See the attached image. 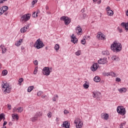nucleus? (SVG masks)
Listing matches in <instances>:
<instances>
[{
  "instance_id": "6ab92c4d",
  "label": "nucleus",
  "mask_w": 128,
  "mask_h": 128,
  "mask_svg": "<svg viewBox=\"0 0 128 128\" xmlns=\"http://www.w3.org/2000/svg\"><path fill=\"white\" fill-rule=\"evenodd\" d=\"M121 26H124V28H125L126 30H128V22H127V23L122 22L121 24Z\"/></svg>"
},
{
  "instance_id": "f704fd0d",
  "label": "nucleus",
  "mask_w": 128,
  "mask_h": 128,
  "mask_svg": "<svg viewBox=\"0 0 128 128\" xmlns=\"http://www.w3.org/2000/svg\"><path fill=\"white\" fill-rule=\"evenodd\" d=\"M38 14V12H35L32 14V16H33V18H37Z\"/></svg>"
},
{
  "instance_id": "ea45409f",
  "label": "nucleus",
  "mask_w": 128,
  "mask_h": 128,
  "mask_svg": "<svg viewBox=\"0 0 128 128\" xmlns=\"http://www.w3.org/2000/svg\"><path fill=\"white\" fill-rule=\"evenodd\" d=\"M80 54H82V52H80V51L78 50L76 52L75 54L76 56H80Z\"/></svg>"
},
{
  "instance_id": "5fc2aeb1",
  "label": "nucleus",
  "mask_w": 128,
  "mask_h": 128,
  "mask_svg": "<svg viewBox=\"0 0 128 128\" xmlns=\"http://www.w3.org/2000/svg\"><path fill=\"white\" fill-rule=\"evenodd\" d=\"M6 124H8V122L4 121L3 124V127L4 126H6Z\"/></svg>"
},
{
  "instance_id": "20e7f679",
  "label": "nucleus",
  "mask_w": 128,
  "mask_h": 128,
  "mask_svg": "<svg viewBox=\"0 0 128 128\" xmlns=\"http://www.w3.org/2000/svg\"><path fill=\"white\" fill-rule=\"evenodd\" d=\"M42 116V112H36L34 116L30 118L31 122H36V120H38V118Z\"/></svg>"
},
{
  "instance_id": "774afa93",
  "label": "nucleus",
  "mask_w": 128,
  "mask_h": 128,
  "mask_svg": "<svg viewBox=\"0 0 128 128\" xmlns=\"http://www.w3.org/2000/svg\"><path fill=\"white\" fill-rule=\"evenodd\" d=\"M33 2L36 3V2H38V0H33Z\"/></svg>"
},
{
  "instance_id": "0eeeda50",
  "label": "nucleus",
  "mask_w": 128,
  "mask_h": 128,
  "mask_svg": "<svg viewBox=\"0 0 128 128\" xmlns=\"http://www.w3.org/2000/svg\"><path fill=\"white\" fill-rule=\"evenodd\" d=\"M30 16L31 15L30 14L23 15L20 19L21 22H26L30 20Z\"/></svg>"
},
{
  "instance_id": "423d86ee",
  "label": "nucleus",
  "mask_w": 128,
  "mask_h": 128,
  "mask_svg": "<svg viewBox=\"0 0 128 128\" xmlns=\"http://www.w3.org/2000/svg\"><path fill=\"white\" fill-rule=\"evenodd\" d=\"M60 20H63L64 22V24H66V26H68V24H70V22H72V20L70 18L66 16H62L60 18Z\"/></svg>"
},
{
  "instance_id": "052dcab7",
  "label": "nucleus",
  "mask_w": 128,
  "mask_h": 128,
  "mask_svg": "<svg viewBox=\"0 0 128 128\" xmlns=\"http://www.w3.org/2000/svg\"><path fill=\"white\" fill-rule=\"evenodd\" d=\"M46 10H48V6H46Z\"/></svg>"
},
{
  "instance_id": "69168bd1",
  "label": "nucleus",
  "mask_w": 128,
  "mask_h": 128,
  "mask_svg": "<svg viewBox=\"0 0 128 128\" xmlns=\"http://www.w3.org/2000/svg\"><path fill=\"white\" fill-rule=\"evenodd\" d=\"M126 15L128 16V10L126 12Z\"/></svg>"
},
{
  "instance_id": "72a5a7b5",
  "label": "nucleus",
  "mask_w": 128,
  "mask_h": 128,
  "mask_svg": "<svg viewBox=\"0 0 128 128\" xmlns=\"http://www.w3.org/2000/svg\"><path fill=\"white\" fill-rule=\"evenodd\" d=\"M81 44H86V36L83 37V40H81Z\"/></svg>"
},
{
  "instance_id": "aec40b11",
  "label": "nucleus",
  "mask_w": 128,
  "mask_h": 128,
  "mask_svg": "<svg viewBox=\"0 0 128 128\" xmlns=\"http://www.w3.org/2000/svg\"><path fill=\"white\" fill-rule=\"evenodd\" d=\"M1 9L2 10V11L3 12V13L4 14L8 10V6H3L1 7Z\"/></svg>"
},
{
  "instance_id": "603ef678",
  "label": "nucleus",
  "mask_w": 128,
  "mask_h": 128,
  "mask_svg": "<svg viewBox=\"0 0 128 128\" xmlns=\"http://www.w3.org/2000/svg\"><path fill=\"white\" fill-rule=\"evenodd\" d=\"M8 108L10 110H12V106L11 105H10V104H8Z\"/></svg>"
},
{
  "instance_id": "864d4df0",
  "label": "nucleus",
  "mask_w": 128,
  "mask_h": 128,
  "mask_svg": "<svg viewBox=\"0 0 128 128\" xmlns=\"http://www.w3.org/2000/svg\"><path fill=\"white\" fill-rule=\"evenodd\" d=\"M64 112L65 114H68V110H64Z\"/></svg>"
},
{
  "instance_id": "7ed1b4c3",
  "label": "nucleus",
  "mask_w": 128,
  "mask_h": 128,
  "mask_svg": "<svg viewBox=\"0 0 128 128\" xmlns=\"http://www.w3.org/2000/svg\"><path fill=\"white\" fill-rule=\"evenodd\" d=\"M34 46L37 48V50H40V48H42L44 46V44L40 38H38L34 44Z\"/></svg>"
},
{
  "instance_id": "37998d69",
  "label": "nucleus",
  "mask_w": 128,
  "mask_h": 128,
  "mask_svg": "<svg viewBox=\"0 0 128 128\" xmlns=\"http://www.w3.org/2000/svg\"><path fill=\"white\" fill-rule=\"evenodd\" d=\"M121 80H122L120 78H116V82H120Z\"/></svg>"
},
{
  "instance_id": "bb28decb",
  "label": "nucleus",
  "mask_w": 128,
  "mask_h": 128,
  "mask_svg": "<svg viewBox=\"0 0 128 128\" xmlns=\"http://www.w3.org/2000/svg\"><path fill=\"white\" fill-rule=\"evenodd\" d=\"M112 60H116V62L120 60V58H118V57H117L116 56H112Z\"/></svg>"
},
{
  "instance_id": "13d9d810",
  "label": "nucleus",
  "mask_w": 128,
  "mask_h": 128,
  "mask_svg": "<svg viewBox=\"0 0 128 128\" xmlns=\"http://www.w3.org/2000/svg\"><path fill=\"white\" fill-rule=\"evenodd\" d=\"M36 4V2H34V1H32V6H34V4Z\"/></svg>"
},
{
  "instance_id": "473e14b6",
  "label": "nucleus",
  "mask_w": 128,
  "mask_h": 128,
  "mask_svg": "<svg viewBox=\"0 0 128 128\" xmlns=\"http://www.w3.org/2000/svg\"><path fill=\"white\" fill-rule=\"evenodd\" d=\"M34 86H30L28 88V92H30L32 90H34Z\"/></svg>"
},
{
  "instance_id": "a18cd8bd",
  "label": "nucleus",
  "mask_w": 128,
  "mask_h": 128,
  "mask_svg": "<svg viewBox=\"0 0 128 128\" xmlns=\"http://www.w3.org/2000/svg\"><path fill=\"white\" fill-rule=\"evenodd\" d=\"M93 2H98L97 4H100L102 2V0H93Z\"/></svg>"
},
{
  "instance_id": "c85d7f7f",
  "label": "nucleus",
  "mask_w": 128,
  "mask_h": 128,
  "mask_svg": "<svg viewBox=\"0 0 128 128\" xmlns=\"http://www.w3.org/2000/svg\"><path fill=\"white\" fill-rule=\"evenodd\" d=\"M72 42H73V44H76V42H78V38H72Z\"/></svg>"
},
{
  "instance_id": "412c9836",
  "label": "nucleus",
  "mask_w": 128,
  "mask_h": 128,
  "mask_svg": "<svg viewBox=\"0 0 128 128\" xmlns=\"http://www.w3.org/2000/svg\"><path fill=\"white\" fill-rule=\"evenodd\" d=\"M94 80L96 82H100V78L98 76H96L94 78Z\"/></svg>"
},
{
  "instance_id": "ddd939ff",
  "label": "nucleus",
  "mask_w": 128,
  "mask_h": 128,
  "mask_svg": "<svg viewBox=\"0 0 128 128\" xmlns=\"http://www.w3.org/2000/svg\"><path fill=\"white\" fill-rule=\"evenodd\" d=\"M12 122H14L15 120H18V114H12Z\"/></svg>"
},
{
  "instance_id": "4be33fe9",
  "label": "nucleus",
  "mask_w": 128,
  "mask_h": 128,
  "mask_svg": "<svg viewBox=\"0 0 128 128\" xmlns=\"http://www.w3.org/2000/svg\"><path fill=\"white\" fill-rule=\"evenodd\" d=\"M22 39H20L18 41H17L15 44V46H20L22 44Z\"/></svg>"
},
{
  "instance_id": "f3484780",
  "label": "nucleus",
  "mask_w": 128,
  "mask_h": 128,
  "mask_svg": "<svg viewBox=\"0 0 128 128\" xmlns=\"http://www.w3.org/2000/svg\"><path fill=\"white\" fill-rule=\"evenodd\" d=\"M102 96V94L100 92H96L93 94V98H100Z\"/></svg>"
},
{
  "instance_id": "a878e982",
  "label": "nucleus",
  "mask_w": 128,
  "mask_h": 128,
  "mask_svg": "<svg viewBox=\"0 0 128 128\" xmlns=\"http://www.w3.org/2000/svg\"><path fill=\"white\" fill-rule=\"evenodd\" d=\"M84 88H89L90 85H88V82L86 81L85 82V83L83 84Z\"/></svg>"
},
{
  "instance_id": "c756f323",
  "label": "nucleus",
  "mask_w": 128,
  "mask_h": 128,
  "mask_svg": "<svg viewBox=\"0 0 128 128\" xmlns=\"http://www.w3.org/2000/svg\"><path fill=\"white\" fill-rule=\"evenodd\" d=\"M18 112H22V110H24V108L22 107H18L17 108Z\"/></svg>"
},
{
  "instance_id": "0e129e2a",
  "label": "nucleus",
  "mask_w": 128,
  "mask_h": 128,
  "mask_svg": "<svg viewBox=\"0 0 128 128\" xmlns=\"http://www.w3.org/2000/svg\"><path fill=\"white\" fill-rule=\"evenodd\" d=\"M81 12H84V8L82 9V10H81Z\"/></svg>"
},
{
  "instance_id": "3c124183",
  "label": "nucleus",
  "mask_w": 128,
  "mask_h": 128,
  "mask_svg": "<svg viewBox=\"0 0 128 128\" xmlns=\"http://www.w3.org/2000/svg\"><path fill=\"white\" fill-rule=\"evenodd\" d=\"M106 12H108V10H110V6H108L106 8Z\"/></svg>"
},
{
  "instance_id": "79ce46f5",
  "label": "nucleus",
  "mask_w": 128,
  "mask_h": 128,
  "mask_svg": "<svg viewBox=\"0 0 128 128\" xmlns=\"http://www.w3.org/2000/svg\"><path fill=\"white\" fill-rule=\"evenodd\" d=\"M26 32V30L24 28V27L20 29V32Z\"/></svg>"
},
{
  "instance_id": "b1692460",
  "label": "nucleus",
  "mask_w": 128,
  "mask_h": 128,
  "mask_svg": "<svg viewBox=\"0 0 128 128\" xmlns=\"http://www.w3.org/2000/svg\"><path fill=\"white\" fill-rule=\"evenodd\" d=\"M107 14L109 16H114V12L112 10L107 12Z\"/></svg>"
},
{
  "instance_id": "2eb2a0df",
  "label": "nucleus",
  "mask_w": 128,
  "mask_h": 128,
  "mask_svg": "<svg viewBox=\"0 0 128 128\" xmlns=\"http://www.w3.org/2000/svg\"><path fill=\"white\" fill-rule=\"evenodd\" d=\"M61 126L62 128H70V124H68V121L64 122Z\"/></svg>"
},
{
  "instance_id": "4c0bfd02",
  "label": "nucleus",
  "mask_w": 128,
  "mask_h": 128,
  "mask_svg": "<svg viewBox=\"0 0 128 128\" xmlns=\"http://www.w3.org/2000/svg\"><path fill=\"white\" fill-rule=\"evenodd\" d=\"M24 82V78H20L19 79L18 82H19L20 86L22 85V82Z\"/></svg>"
},
{
  "instance_id": "cd10ccee",
  "label": "nucleus",
  "mask_w": 128,
  "mask_h": 128,
  "mask_svg": "<svg viewBox=\"0 0 128 128\" xmlns=\"http://www.w3.org/2000/svg\"><path fill=\"white\" fill-rule=\"evenodd\" d=\"M102 54L103 56H108V54H110V52L108 50H104L102 52Z\"/></svg>"
},
{
  "instance_id": "6e6552de",
  "label": "nucleus",
  "mask_w": 128,
  "mask_h": 128,
  "mask_svg": "<svg viewBox=\"0 0 128 128\" xmlns=\"http://www.w3.org/2000/svg\"><path fill=\"white\" fill-rule=\"evenodd\" d=\"M42 73L44 76H48L50 74V67H44L42 70Z\"/></svg>"
},
{
  "instance_id": "8fccbe9b",
  "label": "nucleus",
  "mask_w": 128,
  "mask_h": 128,
  "mask_svg": "<svg viewBox=\"0 0 128 128\" xmlns=\"http://www.w3.org/2000/svg\"><path fill=\"white\" fill-rule=\"evenodd\" d=\"M8 0H0V4H2L4 2H8Z\"/></svg>"
},
{
  "instance_id": "e433bc0d",
  "label": "nucleus",
  "mask_w": 128,
  "mask_h": 128,
  "mask_svg": "<svg viewBox=\"0 0 128 128\" xmlns=\"http://www.w3.org/2000/svg\"><path fill=\"white\" fill-rule=\"evenodd\" d=\"M38 67H36L35 68H34V74H36V73L38 72Z\"/></svg>"
},
{
  "instance_id": "f03ea898",
  "label": "nucleus",
  "mask_w": 128,
  "mask_h": 128,
  "mask_svg": "<svg viewBox=\"0 0 128 128\" xmlns=\"http://www.w3.org/2000/svg\"><path fill=\"white\" fill-rule=\"evenodd\" d=\"M2 90L4 94H10L12 90L10 85L8 83L2 82Z\"/></svg>"
},
{
  "instance_id": "a19ab883",
  "label": "nucleus",
  "mask_w": 128,
  "mask_h": 128,
  "mask_svg": "<svg viewBox=\"0 0 128 128\" xmlns=\"http://www.w3.org/2000/svg\"><path fill=\"white\" fill-rule=\"evenodd\" d=\"M24 28L26 30V32H28V28H30V25L25 26Z\"/></svg>"
},
{
  "instance_id": "6e6d98bb",
  "label": "nucleus",
  "mask_w": 128,
  "mask_h": 128,
  "mask_svg": "<svg viewBox=\"0 0 128 128\" xmlns=\"http://www.w3.org/2000/svg\"><path fill=\"white\" fill-rule=\"evenodd\" d=\"M118 32H120V33L122 32V28H119Z\"/></svg>"
},
{
  "instance_id": "49530a36",
  "label": "nucleus",
  "mask_w": 128,
  "mask_h": 128,
  "mask_svg": "<svg viewBox=\"0 0 128 128\" xmlns=\"http://www.w3.org/2000/svg\"><path fill=\"white\" fill-rule=\"evenodd\" d=\"M47 116H48V118H52V112H48Z\"/></svg>"
},
{
  "instance_id": "5701e85b",
  "label": "nucleus",
  "mask_w": 128,
  "mask_h": 128,
  "mask_svg": "<svg viewBox=\"0 0 128 128\" xmlns=\"http://www.w3.org/2000/svg\"><path fill=\"white\" fill-rule=\"evenodd\" d=\"M0 48L2 50V54H4V52H6V48H4V46L1 45Z\"/></svg>"
},
{
  "instance_id": "4468645a",
  "label": "nucleus",
  "mask_w": 128,
  "mask_h": 128,
  "mask_svg": "<svg viewBox=\"0 0 128 128\" xmlns=\"http://www.w3.org/2000/svg\"><path fill=\"white\" fill-rule=\"evenodd\" d=\"M104 76H116V73L114 72H105L104 74Z\"/></svg>"
},
{
  "instance_id": "a211bd4d",
  "label": "nucleus",
  "mask_w": 128,
  "mask_h": 128,
  "mask_svg": "<svg viewBox=\"0 0 128 128\" xmlns=\"http://www.w3.org/2000/svg\"><path fill=\"white\" fill-rule=\"evenodd\" d=\"M118 90L119 92H120V94H122L124 92H126V88H120L118 89Z\"/></svg>"
},
{
  "instance_id": "338daca9",
  "label": "nucleus",
  "mask_w": 128,
  "mask_h": 128,
  "mask_svg": "<svg viewBox=\"0 0 128 128\" xmlns=\"http://www.w3.org/2000/svg\"><path fill=\"white\" fill-rule=\"evenodd\" d=\"M72 38H76V36H74V34H73L72 35Z\"/></svg>"
},
{
  "instance_id": "bf43d9fd",
  "label": "nucleus",
  "mask_w": 128,
  "mask_h": 128,
  "mask_svg": "<svg viewBox=\"0 0 128 128\" xmlns=\"http://www.w3.org/2000/svg\"><path fill=\"white\" fill-rule=\"evenodd\" d=\"M52 100H53V102H56V99L55 97L52 98Z\"/></svg>"
},
{
  "instance_id": "09e8293b",
  "label": "nucleus",
  "mask_w": 128,
  "mask_h": 128,
  "mask_svg": "<svg viewBox=\"0 0 128 128\" xmlns=\"http://www.w3.org/2000/svg\"><path fill=\"white\" fill-rule=\"evenodd\" d=\"M16 110H18V108H16V107H14L13 108L12 112H16Z\"/></svg>"
},
{
  "instance_id": "f257e3e1",
  "label": "nucleus",
  "mask_w": 128,
  "mask_h": 128,
  "mask_svg": "<svg viewBox=\"0 0 128 128\" xmlns=\"http://www.w3.org/2000/svg\"><path fill=\"white\" fill-rule=\"evenodd\" d=\"M110 48L112 52H120L122 50V46L120 43L114 41L112 44Z\"/></svg>"
},
{
  "instance_id": "7c9ffc66",
  "label": "nucleus",
  "mask_w": 128,
  "mask_h": 128,
  "mask_svg": "<svg viewBox=\"0 0 128 128\" xmlns=\"http://www.w3.org/2000/svg\"><path fill=\"white\" fill-rule=\"evenodd\" d=\"M54 50L58 52L60 50V45L58 44H56L54 47Z\"/></svg>"
},
{
  "instance_id": "f8f14e48",
  "label": "nucleus",
  "mask_w": 128,
  "mask_h": 128,
  "mask_svg": "<svg viewBox=\"0 0 128 128\" xmlns=\"http://www.w3.org/2000/svg\"><path fill=\"white\" fill-rule=\"evenodd\" d=\"M98 68V63H94L91 66V70L92 72H96Z\"/></svg>"
},
{
  "instance_id": "9b49d317",
  "label": "nucleus",
  "mask_w": 128,
  "mask_h": 128,
  "mask_svg": "<svg viewBox=\"0 0 128 128\" xmlns=\"http://www.w3.org/2000/svg\"><path fill=\"white\" fill-rule=\"evenodd\" d=\"M98 64H108V60H106V58H100L98 60Z\"/></svg>"
},
{
  "instance_id": "4d7b16f0",
  "label": "nucleus",
  "mask_w": 128,
  "mask_h": 128,
  "mask_svg": "<svg viewBox=\"0 0 128 128\" xmlns=\"http://www.w3.org/2000/svg\"><path fill=\"white\" fill-rule=\"evenodd\" d=\"M124 124H126V123H124V122L121 123L120 124V126H124Z\"/></svg>"
},
{
  "instance_id": "393cba45",
  "label": "nucleus",
  "mask_w": 128,
  "mask_h": 128,
  "mask_svg": "<svg viewBox=\"0 0 128 128\" xmlns=\"http://www.w3.org/2000/svg\"><path fill=\"white\" fill-rule=\"evenodd\" d=\"M6 115H4V114L2 113L0 114V120H6Z\"/></svg>"
},
{
  "instance_id": "c9c22d12",
  "label": "nucleus",
  "mask_w": 128,
  "mask_h": 128,
  "mask_svg": "<svg viewBox=\"0 0 128 128\" xmlns=\"http://www.w3.org/2000/svg\"><path fill=\"white\" fill-rule=\"evenodd\" d=\"M2 76H6L8 74V70H4L2 72Z\"/></svg>"
},
{
  "instance_id": "de8ad7c7",
  "label": "nucleus",
  "mask_w": 128,
  "mask_h": 128,
  "mask_svg": "<svg viewBox=\"0 0 128 128\" xmlns=\"http://www.w3.org/2000/svg\"><path fill=\"white\" fill-rule=\"evenodd\" d=\"M4 14V12L2 9V8H0V16H2V14Z\"/></svg>"
},
{
  "instance_id": "1a4fd4ad",
  "label": "nucleus",
  "mask_w": 128,
  "mask_h": 128,
  "mask_svg": "<svg viewBox=\"0 0 128 128\" xmlns=\"http://www.w3.org/2000/svg\"><path fill=\"white\" fill-rule=\"evenodd\" d=\"M74 124L76 126V128H82V120H80V119L78 118H76L74 120Z\"/></svg>"
},
{
  "instance_id": "9d476101",
  "label": "nucleus",
  "mask_w": 128,
  "mask_h": 128,
  "mask_svg": "<svg viewBox=\"0 0 128 128\" xmlns=\"http://www.w3.org/2000/svg\"><path fill=\"white\" fill-rule=\"evenodd\" d=\"M96 38L100 40H106V36L102 32H98Z\"/></svg>"
},
{
  "instance_id": "2f4dec72",
  "label": "nucleus",
  "mask_w": 128,
  "mask_h": 128,
  "mask_svg": "<svg viewBox=\"0 0 128 128\" xmlns=\"http://www.w3.org/2000/svg\"><path fill=\"white\" fill-rule=\"evenodd\" d=\"M76 30H78V33L82 32V27L80 26H78L76 28Z\"/></svg>"
},
{
  "instance_id": "e2e57ef3",
  "label": "nucleus",
  "mask_w": 128,
  "mask_h": 128,
  "mask_svg": "<svg viewBox=\"0 0 128 128\" xmlns=\"http://www.w3.org/2000/svg\"><path fill=\"white\" fill-rule=\"evenodd\" d=\"M56 122H58L60 120V118H56Z\"/></svg>"
},
{
  "instance_id": "c03bdc74",
  "label": "nucleus",
  "mask_w": 128,
  "mask_h": 128,
  "mask_svg": "<svg viewBox=\"0 0 128 128\" xmlns=\"http://www.w3.org/2000/svg\"><path fill=\"white\" fill-rule=\"evenodd\" d=\"M34 64L35 66H38V60H34Z\"/></svg>"
},
{
  "instance_id": "58836bf2",
  "label": "nucleus",
  "mask_w": 128,
  "mask_h": 128,
  "mask_svg": "<svg viewBox=\"0 0 128 128\" xmlns=\"http://www.w3.org/2000/svg\"><path fill=\"white\" fill-rule=\"evenodd\" d=\"M42 94V91H39L37 93V96H40Z\"/></svg>"
},
{
  "instance_id": "39448f33",
  "label": "nucleus",
  "mask_w": 128,
  "mask_h": 128,
  "mask_svg": "<svg viewBox=\"0 0 128 128\" xmlns=\"http://www.w3.org/2000/svg\"><path fill=\"white\" fill-rule=\"evenodd\" d=\"M117 112L121 114V116H124L126 114V108L122 106H118L116 109Z\"/></svg>"
},
{
  "instance_id": "680f3d73",
  "label": "nucleus",
  "mask_w": 128,
  "mask_h": 128,
  "mask_svg": "<svg viewBox=\"0 0 128 128\" xmlns=\"http://www.w3.org/2000/svg\"><path fill=\"white\" fill-rule=\"evenodd\" d=\"M42 98H46V95H45V96H42Z\"/></svg>"
},
{
  "instance_id": "dca6fc26",
  "label": "nucleus",
  "mask_w": 128,
  "mask_h": 128,
  "mask_svg": "<svg viewBox=\"0 0 128 128\" xmlns=\"http://www.w3.org/2000/svg\"><path fill=\"white\" fill-rule=\"evenodd\" d=\"M101 116H102V118H104V120H108L110 115H108V114L106 113L102 114H101Z\"/></svg>"
}]
</instances>
